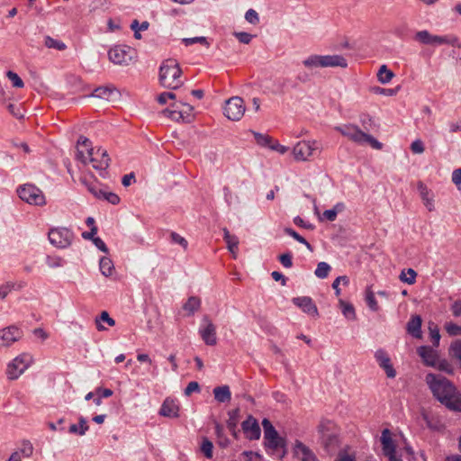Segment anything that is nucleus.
Listing matches in <instances>:
<instances>
[{
    "label": "nucleus",
    "instance_id": "nucleus-1",
    "mask_svg": "<svg viewBox=\"0 0 461 461\" xmlns=\"http://www.w3.org/2000/svg\"><path fill=\"white\" fill-rule=\"evenodd\" d=\"M425 380L437 400L448 410L461 412V393L449 380L434 374H428Z\"/></svg>",
    "mask_w": 461,
    "mask_h": 461
},
{
    "label": "nucleus",
    "instance_id": "nucleus-2",
    "mask_svg": "<svg viewBox=\"0 0 461 461\" xmlns=\"http://www.w3.org/2000/svg\"><path fill=\"white\" fill-rule=\"evenodd\" d=\"M79 147L85 148L86 155L83 149H77V158L82 163L86 164L88 161L93 164V167L100 171V176L105 177L106 169L110 165V158L107 151L98 148L96 150L92 148L89 139L80 136L77 140Z\"/></svg>",
    "mask_w": 461,
    "mask_h": 461
},
{
    "label": "nucleus",
    "instance_id": "nucleus-3",
    "mask_svg": "<svg viewBox=\"0 0 461 461\" xmlns=\"http://www.w3.org/2000/svg\"><path fill=\"white\" fill-rule=\"evenodd\" d=\"M182 70L175 59H167L160 66L159 82L166 88L176 89L181 85L180 77Z\"/></svg>",
    "mask_w": 461,
    "mask_h": 461
},
{
    "label": "nucleus",
    "instance_id": "nucleus-4",
    "mask_svg": "<svg viewBox=\"0 0 461 461\" xmlns=\"http://www.w3.org/2000/svg\"><path fill=\"white\" fill-rule=\"evenodd\" d=\"M335 130L357 144L366 143L375 149H381L383 147L381 142H379L373 136L362 131L357 125L344 124L335 127Z\"/></svg>",
    "mask_w": 461,
    "mask_h": 461
},
{
    "label": "nucleus",
    "instance_id": "nucleus-5",
    "mask_svg": "<svg viewBox=\"0 0 461 461\" xmlns=\"http://www.w3.org/2000/svg\"><path fill=\"white\" fill-rule=\"evenodd\" d=\"M414 40L421 44L439 46V45H451L455 46L457 43V39L454 36L444 35H432L429 31L423 30L416 32Z\"/></svg>",
    "mask_w": 461,
    "mask_h": 461
},
{
    "label": "nucleus",
    "instance_id": "nucleus-6",
    "mask_svg": "<svg viewBox=\"0 0 461 461\" xmlns=\"http://www.w3.org/2000/svg\"><path fill=\"white\" fill-rule=\"evenodd\" d=\"M19 197L27 203L41 206L46 203L42 191L34 185L26 184L17 190Z\"/></svg>",
    "mask_w": 461,
    "mask_h": 461
},
{
    "label": "nucleus",
    "instance_id": "nucleus-7",
    "mask_svg": "<svg viewBox=\"0 0 461 461\" xmlns=\"http://www.w3.org/2000/svg\"><path fill=\"white\" fill-rule=\"evenodd\" d=\"M32 363L30 354L23 353L8 364L6 369L7 377L10 380L17 379Z\"/></svg>",
    "mask_w": 461,
    "mask_h": 461
},
{
    "label": "nucleus",
    "instance_id": "nucleus-8",
    "mask_svg": "<svg viewBox=\"0 0 461 461\" xmlns=\"http://www.w3.org/2000/svg\"><path fill=\"white\" fill-rule=\"evenodd\" d=\"M262 426L264 429L266 447L276 450L285 446V439L278 435L276 429L268 419H264L262 420Z\"/></svg>",
    "mask_w": 461,
    "mask_h": 461
},
{
    "label": "nucleus",
    "instance_id": "nucleus-9",
    "mask_svg": "<svg viewBox=\"0 0 461 461\" xmlns=\"http://www.w3.org/2000/svg\"><path fill=\"white\" fill-rule=\"evenodd\" d=\"M134 50L127 45H117L108 51L109 59L116 65L127 66L132 60Z\"/></svg>",
    "mask_w": 461,
    "mask_h": 461
},
{
    "label": "nucleus",
    "instance_id": "nucleus-10",
    "mask_svg": "<svg viewBox=\"0 0 461 461\" xmlns=\"http://www.w3.org/2000/svg\"><path fill=\"white\" fill-rule=\"evenodd\" d=\"M245 113V105L242 98L239 96L230 97L226 101L224 106L225 116L231 121H240Z\"/></svg>",
    "mask_w": 461,
    "mask_h": 461
},
{
    "label": "nucleus",
    "instance_id": "nucleus-11",
    "mask_svg": "<svg viewBox=\"0 0 461 461\" xmlns=\"http://www.w3.org/2000/svg\"><path fill=\"white\" fill-rule=\"evenodd\" d=\"M50 242L57 248H68L73 240V233L67 228L52 229L49 232Z\"/></svg>",
    "mask_w": 461,
    "mask_h": 461
},
{
    "label": "nucleus",
    "instance_id": "nucleus-12",
    "mask_svg": "<svg viewBox=\"0 0 461 461\" xmlns=\"http://www.w3.org/2000/svg\"><path fill=\"white\" fill-rule=\"evenodd\" d=\"M199 334L207 346H214L217 344L216 326L212 323L208 315H204L202 319Z\"/></svg>",
    "mask_w": 461,
    "mask_h": 461
},
{
    "label": "nucleus",
    "instance_id": "nucleus-13",
    "mask_svg": "<svg viewBox=\"0 0 461 461\" xmlns=\"http://www.w3.org/2000/svg\"><path fill=\"white\" fill-rule=\"evenodd\" d=\"M380 441L382 444V452L389 461H402L401 458L396 456V445L393 440L392 433L389 429H383Z\"/></svg>",
    "mask_w": 461,
    "mask_h": 461
},
{
    "label": "nucleus",
    "instance_id": "nucleus-14",
    "mask_svg": "<svg viewBox=\"0 0 461 461\" xmlns=\"http://www.w3.org/2000/svg\"><path fill=\"white\" fill-rule=\"evenodd\" d=\"M319 149V144L317 141H299L293 149V153L294 158L296 160L305 161L308 160L310 157L313 156L314 151Z\"/></svg>",
    "mask_w": 461,
    "mask_h": 461
},
{
    "label": "nucleus",
    "instance_id": "nucleus-15",
    "mask_svg": "<svg viewBox=\"0 0 461 461\" xmlns=\"http://www.w3.org/2000/svg\"><path fill=\"white\" fill-rule=\"evenodd\" d=\"M23 336L22 330L14 325L0 330V348H7L18 341Z\"/></svg>",
    "mask_w": 461,
    "mask_h": 461
},
{
    "label": "nucleus",
    "instance_id": "nucleus-16",
    "mask_svg": "<svg viewBox=\"0 0 461 461\" xmlns=\"http://www.w3.org/2000/svg\"><path fill=\"white\" fill-rule=\"evenodd\" d=\"M241 428L247 438L256 440L260 438L261 429L259 424L252 415H249L247 420L241 423Z\"/></svg>",
    "mask_w": 461,
    "mask_h": 461
},
{
    "label": "nucleus",
    "instance_id": "nucleus-17",
    "mask_svg": "<svg viewBox=\"0 0 461 461\" xmlns=\"http://www.w3.org/2000/svg\"><path fill=\"white\" fill-rule=\"evenodd\" d=\"M375 358L379 366L384 370L388 378H394L396 376V371L393 368L390 357L385 350L382 348L377 349L375 353Z\"/></svg>",
    "mask_w": 461,
    "mask_h": 461
},
{
    "label": "nucleus",
    "instance_id": "nucleus-18",
    "mask_svg": "<svg viewBox=\"0 0 461 461\" xmlns=\"http://www.w3.org/2000/svg\"><path fill=\"white\" fill-rule=\"evenodd\" d=\"M294 455L300 461H319L313 451L300 440L294 443Z\"/></svg>",
    "mask_w": 461,
    "mask_h": 461
},
{
    "label": "nucleus",
    "instance_id": "nucleus-19",
    "mask_svg": "<svg viewBox=\"0 0 461 461\" xmlns=\"http://www.w3.org/2000/svg\"><path fill=\"white\" fill-rule=\"evenodd\" d=\"M418 355L421 357L423 363L428 366H436L438 355L435 349L429 346H420L417 348Z\"/></svg>",
    "mask_w": 461,
    "mask_h": 461
},
{
    "label": "nucleus",
    "instance_id": "nucleus-20",
    "mask_svg": "<svg viewBox=\"0 0 461 461\" xmlns=\"http://www.w3.org/2000/svg\"><path fill=\"white\" fill-rule=\"evenodd\" d=\"M293 303L294 305L301 308L305 313L317 317L319 315V312L317 306L313 303L312 299L308 296L295 297L293 299Z\"/></svg>",
    "mask_w": 461,
    "mask_h": 461
},
{
    "label": "nucleus",
    "instance_id": "nucleus-21",
    "mask_svg": "<svg viewBox=\"0 0 461 461\" xmlns=\"http://www.w3.org/2000/svg\"><path fill=\"white\" fill-rule=\"evenodd\" d=\"M179 407L176 401L167 398L159 410V414L167 418H177Z\"/></svg>",
    "mask_w": 461,
    "mask_h": 461
},
{
    "label": "nucleus",
    "instance_id": "nucleus-22",
    "mask_svg": "<svg viewBox=\"0 0 461 461\" xmlns=\"http://www.w3.org/2000/svg\"><path fill=\"white\" fill-rule=\"evenodd\" d=\"M328 67H340L345 68L348 67V62L341 55H321V68Z\"/></svg>",
    "mask_w": 461,
    "mask_h": 461
},
{
    "label": "nucleus",
    "instance_id": "nucleus-23",
    "mask_svg": "<svg viewBox=\"0 0 461 461\" xmlns=\"http://www.w3.org/2000/svg\"><path fill=\"white\" fill-rule=\"evenodd\" d=\"M320 440L321 445L329 455H332L336 451L339 443L338 433L323 437Z\"/></svg>",
    "mask_w": 461,
    "mask_h": 461
},
{
    "label": "nucleus",
    "instance_id": "nucleus-24",
    "mask_svg": "<svg viewBox=\"0 0 461 461\" xmlns=\"http://www.w3.org/2000/svg\"><path fill=\"white\" fill-rule=\"evenodd\" d=\"M418 190L420 192V195L422 202H423L424 205L426 206V208L429 212L434 211L435 207H434L433 195L430 193V191L428 189V187L423 183L420 182L418 184Z\"/></svg>",
    "mask_w": 461,
    "mask_h": 461
},
{
    "label": "nucleus",
    "instance_id": "nucleus-25",
    "mask_svg": "<svg viewBox=\"0 0 461 461\" xmlns=\"http://www.w3.org/2000/svg\"><path fill=\"white\" fill-rule=\"evenodd\" d=\"M421 318L419 315L411 316L410 321L407 323V331L413 338L420 339L421 338Z\"/></svg>",
    "mask_w": 461,
    "mask_h": 461
},
{
    "label": "nucleus",
    "instance_id": "nucleus-26",
    "mask_svg": "<svg viewBox=\"0 0 461 461\" xmlns=\"http://www.w3.org/2000/svg\"><path fill=\"white\" fill-rule=\"evenodd\" d=\"M318 433L320 435V438L323 437H328L331 434L338 433L336 425L333 421L330 420H321L317 427Z\"/></svg>",
    "mask_w": 461,
    "mask_h": 461
},
{
    "label": "nucleus",
    "instance_id": "nucleus-27",
    "mask_svg": "<svg viewBox=\"0 0 461 461\" xmlns=\"http://www.w3.org/2000/svg\"><path fill=\"white\" fill-rule=\"evenodd\" d=\"M172 109L170 108H167L165 110L162 111V113L170 118L171 120L173 121H176V122H180V121H185L186 116L184 115V112L183 110L180 109V106L177 103L172 104Z\"/></svg>",
    "mask_w": 461,
    "mask_h": 461
},
{
    "label": "nucleus",
    "instance_id": "nucleus-28",
    "mask_svg": "<svg viewBox=\"0 0 461 461\" xmlns=\"http://www.w3.org/2000/svg\"><path fill=\"white\" fill-rule=\"evenodd\" d=\"M201 307V299L197 296H190L183 304V310L187 316L194 315Z\"/></svg>",
    "mask_w": 461,
    "mask_h": 461
},
{
    "label": "nucleus",
    "instance_id": "nucleus-29",
    "mask_svg": "<svg viewBox=\"0 0 461 461\" xmlns=\"http://www.w3.org/2000/svg\"><path fill=\"white\" fill-rule=\"evenodd\" d=\"M223 240L227 244L228 249L235 256L239 248V239L231 235L227 228H223Z\"/></svg>",
    "mask_w": 461,
    "mask_h": 461
},
{
    "label": "nucleus",
    "instance_id": "nucleus-30",
    "mask_svg": "<svg viewBox=\"0 0 461 461\" xmlns=\"http://www.w3.org/2000/svg\"><path fill=\"white\" fill-rule=\"evenodd\" d=\"M213 394L219 402H227L231 399V393L228 385L217 386L213 389Z\"/></svg>",
    "mask_w": 461,
    "mask_h": 461
},
{
    "label": "nucleus",
    "instance_id": "nucleus-31",
    "mask_svg": "<svg viewBox=\"0 0 461 461\" xmlns=\"http://www.w3.org/2000/svg\"><path fill=\"white\" fill-rule=\"evenodd\" d=\"M88 429H89V426L87 425V421H86V418L81 416L78 419V425L71 424L69 426L68 431L71 434H77L79 436H84Z\"/></svg>",
    "mask_w": 461,
    "mask_h": 461
},
{
    "label": "nucleus",
    "instance_id": "nucleus-32",
    "mask_svg": "<svg viewBox=\"0 0 461 461\" xmlns=\"http://www.w3.org/2000/svg\"><path fill=\"white\" fill-rule=\"evenodd\" d=\"M102 322H105L111 327L115 325V321L110 317L106 311L102 312L101 314L95 318L96 329L99 331L106 330V328L102 324Z\"/></svg>",
    "mask_w": 461,
    "mask_h": 461
},
{
    "label": "nucleus",
    "instance_id": "nucleus-33",
    "mask_svg": "<svg viewBox=\"0 0 461 461\" xmlns=\"http://www.w3.org/2000/svg\"><path fill=\"white\" fill-rule=\"evenodd\" d=\"M239 413L240 410L235 409L230 411H229V419L227 420V427L229 430L231 432V434L237 438V424L239 421Z\"/></svg>",
    "mask_w": 461,
    "mask_h": 461
},
{
    "label": "nucleus",
    "instance_id": "nucleus-34",
    "mask_svg": "<svg viewBox=\"0 0 461 461\" xmlns=\"http://www.w3.org/2000/svg\"><path fill=\"white\" fill-rule=\"evenodd\" d=\"M393 77V72L388 69L386 65H382L377 72L378 81L382 84L389 83Z\"/></svg>",
    "mask_w": 461,
    "mask_h": 461
},
{
    "label": "nucleus",
    "instance_id": "nucleus-35",
    "mask_svg": "<svg viewBox=\"0 0 461 461\" xmlns=\"http://www.w3.org/2000/svg\"><path fill=\"white\" fill-rule=\"evenodd\" d=\"M100 271L104 276H110L114 269L113 261L106 257H103L99 262Z\"/></svg>",
    "mask_w": 461,
    "mask_h": 461
},
{
    "label": "nucleus",
    "instance_id": "nucleus-36",
    "mask_svg": "<svg viewBox=\"0 0 461 461\" xmlns=\"http://www.w3.org/2000/svg\"><path fill=\"white\" fill-rule=\"evenodd\" d=\"M339 305L343 315L348 320L356 318L355 309L351 303L339 300Z\"/></svg>",
    "mask_w": 461,
    "mask_h": 461
},
{
    "label": "nucleus",
    "instance_id": "nucleus-37",
    "mask_svg": "<svg viewBox=\"0 0 461 461\" xmlns=\"http://www.w3.org/2000/svg\"><path fill=\"white\" fill-rule=\"evenodd\" d=\"M113 88H110L108 86H99L94 90L91 96L108 100L109 97L113 95Z\"/></svg>",
    "mask_w": 461,
    "mask_h": 461
},
{
    "label": "nucleus",
    "instance_id": "nucleus-38",
    "mask_svg": "<svg viewBox=\"0 0 461 461\" xmlns=\"http://www.w3.org/2000/svg\"><path fill=\"white\" fill-rule=\"evenodd\" d=\"M285 233L293 237L295 240H297L298 242L303 244L306 246V248L312 251V245L303 237L301 236L300 234H298L294 230H293L292 228H289V227H286L285 228L284 230Z\"/></svg>",
    "mask_w": 461,
    "mask_h": 461
},
{
    "label": "nucleus",
    "instance_id": "nucleus-39",
    "mask_svg": "<svg viewBox=\"0 0 461 461\" xmlns=\"http://www.w3.org/2000/svg\"><path fill=\"white\" fill-rule=\"evenodd\" d=\"M82 184L87 188V190L97 199L101 198L104 194V190L99 188L96 184L88 182L86 179L81 180Z\"/></svg>",
    "mask_w": 461,
    "mask_h": 461
},
{
    "label": "nucleus",
    "instance_id": "nucleus-40",
    "mask_svg": "<svg viewBox=\"0 0 461 461\" xmlns=\"http://www.w3.org/2000/svg\"><path fill=\"white\" fill-rule=\"evenodd\" d=\"M330 269H331V267L328 263L320 262L317 265L314 274L317 277H319L321 279H324L329 276Z\"/></svg>",
    "mask_w": 461,
    "mask_h": 461
},
{
    "label": "nucleus",
    "instance_id": "nucleus-41",
    "mask_svg": "<svg viewBox=\"0 0 461 461\" xmlns=\"http://www.w3.org/2000/svg\"><path fill=\"white\" fill-rule=\"evenodd\" d=\"M417 273L412 268H408L407 272L402 271L400 280L408 285H413L416 281Z\"/></svg>",
    "mask_w": 461,
    "mask_h": 461
},
{
    "label": "nucleus",
    "instance_id": "nucleus-42",
    "mask_svg": "<svg viewBox=\"0 0 461 461\" xmlns=\"http://www.w3.org/2000/svg\"><path fill=\"white\" fill-rule=\"evenodd\" d=\"M252 133H253L255 140L258 145H260L262 147H267L270 149V146L273 142V139L269 135L262 134V133L256 132V131H252Z\"/></svg>",
    "mask_w": 461,
    "mask_h": 461
},
{
    "label": "nucleus",
    "instance_id": "nucleus-43",
    "mask_svg": "<svg viewBox=\"0 0 461 461\" xmlns=\"http://www.w3.org/2000/svg\"><path fill=\"white\" fill-rule=\"evenodd\" d=\"M306 68H321V55H312L303 61Z\"/></svg>",
    "mask_w": 461,
    "mask_h": 461
},
{
    "label": "nucleus",
    "instance_id": "nucleus-44",
    "mask_svg": "<svg viewBox=\"0 0 461 461\" xmlns=\"http://www.w3.org/2000/svg\"><path fill=\"white\" fill-rule=\"evenodd\" d=\"M45 46L50 49H56L58 50H64L67 46L64 42L55 40L50 36L45 37Z\"/></svg>",
    "mask_w": 461,
    "mask_h": 461
},
{
    "label": "nucleus",
    "instance_id": "nucleus-45",
    "mask_svg": "<svg viewBox=\"0 0 461 461\" xmlns=\"http://www.w3.org/2000/svg\"><path fill=\"white\" fill-rule=\"evenodd\" d=\"M200 449L206 458L212 457L213 445L207 438H203Z\"/></svg>",
    "mask_w": 461,
    "mask_h": 461
},
{
    "label": "nucleus",
    "instance_id": "nucleus-46",
    "mask_svg": "<svg viewBox=\"0 0 461 461\" xmlns=\"http://www.w3.org/2000/svg\"><path fill=\"white\" fill-rule=\"evenodd\" d=\"M17 452H20V456H23L24 457H31L33 453V446L30 440H23L21 443V447Z\"/></svg>",
    "mask_w": 461,
    "mask_h": 461
},
{
    "label": "nucleus",
    "instance_id": "nucleus-47",
    "mask_svg": "<svg viewBox=\"0 0 461 461\" xmlns=\"http://www.w3.org/2000/svg\"><path fill=\"white\" fill-rule=\"evenodd\" d=\"M429 335H430V339H431V342H432L433 346L436 348L438 347L440 334H439L438 326L435 323L430 322L429 326Z\"/></svg>",
    "mask_w": 461,
    "mask_h": 461
},
{
    "label": "nucleus",
    "instance_id": "nucleus-48",
    "mask_svg": "<svg viewBox=\"0 0 461 461\" xmlns=\"http://www.w3.org/2000/svg\"><path fill=\"white\" fill-rule=\"evenodd\" d=\"M366 302L368 307L372 311H374V312L378 311L379 306H378L377 301L375 300L374 292L370 288H367V290H366Z\"/></svg>",
    "mask_w": 461,
    "mask_h": 461
},
{
    "label": "nucleus",
    "instance_id": "nucleus-49",
    "mask_svg": "<svg viewBox=\"0 0 461 461\" xmlns=\"http://www.w3.org/2000/svg\"><path fill=\"white\" fill-rule=\"evenodd\" d=\"M6 77L11 80L13 86L17 88L23 87V81L15 72L9 70L6 72Z\"/></svg>",
    "mask_w": 461,
    "mask_h": 461
},
{
    "label": "nucleus",
    "instance_id": "nucleus-50",
    "mask_svg": "<svg viewBox=\"0 0 461 461\" xmlns=\"http://www.w3.org/2000/svg\"><path fill=\"white\" fill-rule=\"evenodd\" d=\"M46 263L50 267L55 268L62 267L64 264V260L62 258L58 256H48L46 258Z\"/></svg>",
    "mask_w": 461,
    "mask_h": 461
},
{
    "label": "nucleus",
    "instance_id": "nucleus-51",
    "mask_svg": "<svg viewBox=\"0 0 461 461\" xmlns=\"http://www.w3.org/2000/svg\"><path fill=\"white\" fill-rule=\"evenodd\" d=\"M435 367H437L438 370L443 371L449 375H452L454 373V368H453L452 365L446 359H443V360L438 359V364Z\"/></svg>",
    "mask_w": 461,
    "mask_h": 461
},
{
    "label": "nucleus",
    "instance_id": "nucleus-52",
    "mask_svg": "<svg viewBox=\"0 0 461 461\" xmlns=\"http://www.w3.org/2000/svg\"><path fill=\"white\" fill-rule=\"evenodd\" d=\"M100 199L106 200L107 202H109L110 203H112L113 205L118 204L120 203V197L116 194L112 193V192H107L104 190V194L101 195Z\"/></svg>",
    "mask_w": 461,
    "mask_h": 461
},
{
    "label": "nucleus",
    "instance_id": "nucleus-53",
    "mask_svg": "<svg viewBox=\"0 0 461 461\" xmlns=\"http://www.w3.org/2000/svg\"><path fill=\"white\" fill-rule=\"evenodd\" d=\"M245 19L251 24H257L259 22L258 14L254 9H249L246 12Z\"/></svg>",
    "mask_w": 461,
    "mask_h": 461
},
{
    "label": "nucleus",
    "instance_id": "nucleus-54",
    "mask_svg": "<svg viewBox=\"0 0 461 461\" xmlns=\"http://www.w3.org/2000/svg\"><path fill=\"white\" fill-rule=\"evenodd\" d=\"M446 330L450 336L461 335V327L452 322L446 324Z\"/></svg>",
    "mask_w": 461,
    "mask_h": 461
},
{
    "label": "nucleus",
    "instance_id": "nucleus-55",
    "mask_svg": "<svg viewBox=\"0 0 461 461\" xmlns=\"http://www.w3.org/2000/svg\"><path fill=\"white\" fill-rule=\"evenodd\" d=\"M233 34L239 40L240 42L244 43V44H249L253 38L252 34H249V33L244 32H235Z\"/></svg>",
    "mask_w": 461,
    "mask_h": 461
},
{
    "label": "nucleus",
    "instance_id": "nucleus-56",
    "mask_svg": "<svg viewBox=\"0 0 461 461\" xmlns=\"http://www.w3.org/2000/svg\"><path fill=\"white\" fill-rule=\"evenodd\" d=\"M279 261L286 268H290L293 266L292 255L290 252L280 255Z\"/></svg>",
    "mask_w": 461,
    "mask_h": 461
},
{
    "label": "nucleus",
    "instance_id": "nucleus-57",
    "mask_svg": "<svg viewBox=\"0 0 461 461\" xmlns=\"http://www.w3.org/2000/svg\"><path fill=\"white\" fill-rule=\"evenodd\" d=\"M334 461H356V456L353 454H348L346 450H341Z\"/></svg>",
    "mask_w": 461,
    "mask_h": 461
},
{
    "label": "nucleus",
    "instance_id": "nucleus-58",
    "mask_svg": "<svg viewBox=\"0 0 461 461\" xmlns=\"http://www.w3.org/2000/svg\"><path fill=\"white\" fill-rule=\"evenodd\" d=\"M170 237L173 242L181 245L184 249L187 248V240L184 237L180 236L178 233L171 232Z\"/></svg>",
    "mask_w": 461,
    "mask_h": 461
},
{
    "label": "nucleus",
    "instance_id": "nucleus-59",
    "mask_svg": "<svg viewBox=\"0 0 461 461\" xmlns=\"http://www.w3.org/2000/svg\"><path fill=\"white\" fill-rule=\"evenodd\" d=\"M14 288V284L10 282L0 286V298L5 299Z\"/></svg>",
    "mask_w": 461,
    "mask_h": 461
},
{
    "label": "nucleus",
    "instance_id": "nucleus-60",
    "mask_svg": "<svg viewBox=\"0 0 461 461\" xmlns=\"http://www.w3.org/2000/svg\"><path fill=\"white\" fill-rule=\"evenodd\" d=\"M339 206H342V204L339 203L333 209L324 211L323 217L330 221H335L337 218V214H338L336 208Z\"/></svg>",
    "mask_w": 461,
    "mask_h": 461
},
{
    "label": "nucleus",
    "instance_id": "nucleus-61",
    "mask_svg": "<svg viewBox=\"0 0 461 461\" xmlns=\"http://www.w3.org/2000/svg\"><path fill=\"white\" fill-rule=\"evenodd\" d=\"M168 99L174 100L176 99V95L172 92H164L161 93L157 100L160 104H165Z\"/></svg>",
    "mask_w": 461,
    "mask_h": 461
},
{
    "label": "nucleus",
    "instance_id": "nucleus-62",
    "mask_svg": "<svg viewBox=\"0 0 461 461\" xmlns=\"http://www.w3.org/2000/svg\"><path fill=\"white\" fill-rule=\"evenodd\" d=\"M411 150L415 154H421L424 151V145L420 140H416L411 144Z\"/></svg>",
    "mask_w": 461,
    "mask_h": 461
},
{
    "label": "nucleus",
    "instance_id": "nucleus-63",
    "mask_svg": "<svg viewBox=\"0 0 461 461\" xmlns=\"http://www.w3.org/2000/svg\"><path fill=\"white\" fill-rule=\"evenodd\" d=\"M452 182L456 185L457 189L461 191V167L456 168L452 173Z\"/></svg>",
    "mask_w": 461,
    "mask_h": 461
},
{
    "label": "nucleus",
    "instance_id": "nucleus-64",
    "mask_svg": "<svg viewBox=\"0 0 461 461\" xmlns=\"http://www.w3.org/2000/svg\"><path fill=\"white\" fill-rule=\"evenodd\" d=\"M194 392H200V385L195 381H192L187 384V386L185 389V394L189 396Z\"/></svg>",
    "mask_w": 461,
    "mask_h": 461
}]
</instances>
